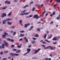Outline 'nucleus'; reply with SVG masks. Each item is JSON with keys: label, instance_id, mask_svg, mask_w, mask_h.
Returning <instances> with one entry per match:
<instances>
[{"label": "nucleus", "instance_id": "nucleus-1", "mask_svg": "<svg viewBox=\"0 0 60 60\" xmlns=\"http://www.w3.org/2000/svg\"><path fill=\"white\" fill-rule=\"evenodd\" d=\"M10 20H12V19L10 18H8L6 20H4L3 22V24H6V21H10Z\"/></svg>", "mask_w": 60, "mask_h": 60}, {"label": "nucleus", "instance_id": "nucleus-2", "mask_svg": "<svg viewBox=\"0 0 60 60\" xmlns=\"http://www.w3.org/2000/svg\"><path fill=\"white\" fill-rule=\"evenodd\" d=\"M29 12H28V13L26 12L25 13H20V15L21 16H23V15H27L29 14Z\"/></svg>", "mask_w": 60, "mask_h": 60}, {"label": "nucleus", "instance_id": "nucleus-3", "mask_svg": "<svg viewBox=\"0 0 60 60\" xmlns=\"http://www.w3.org/2000/svg\"><path fill=\"white\" fill-rule=\"evenodd\" d=\"M33 18H34L35 19H38L39 18V17L38 16V15H34L33 16Z\"/></svg>", "mask_w": 60, "mask_h": 60}, {"label": "nucleus", "instance_id": "nucleus-4", "mask_svg": "<svg viewBox=\"0 0 60 60\" xmlns=\"http://www.w3.org/2000/svg\"><path fill=\"white\" fill-rule=\"evenodd\" d=\"M30 25V24L29 23H28V24H26V23L24 25V28H27V26H29Z\"/></svg>", "mask_w": 60, "mask_h": 60}, {"label": "nucleus", "instance_id": "nucleus-5", "mask_svg": "<svg viewBox=\"0 0 60 60\" xmlns=\"http://www.w3.org/2000/svg\"><path fill=\"white\" fill-rule=\"evenodd\" d=\"M2 16H1V18H4V17H6V14L4 13H3L2 14Z\"/></svg>", "mask_w": 60, "mask_h": 60}, {"label": "nucleus", "instance_id": "nucleus-6", "mask_svg": "<svg viewBox=\"0 0 60 60\" xmlns=\"http://www.w3.org/2000/svg\"><path fill=\"white\" fill-rule=\"evenodd\" d=\"M40 50H41V49L39 48L38 49V50H36V51L35 52V54H37V52H39V51H40Z\"/></svg>", "mask_w": 60, "mask_h": 60}, {"label": "nucleus", "instance_id": "nucleus-7", "mask_svg": "<svg viewBox=\"0 0 60 60\" xmlns=\"http://www.w3.org/2000/svg\"><path fill=\"white\" fill-rule=\"evenodd\" d=\"M2 46L1 47H0V49H4L5 48V46L4 45V44H3L2 45Z\"/></svg>", "mask_w": 60, "mask_h": 60}, {"label": "nucleus", "instance_id": "nucleus-8", "mask_svg": "<svg viewBox=\"0 0 60 60\" xmlns=\"http://www.w3.org/2000/svg\"><path fill=\"white\" fill-rule=\"evenodd\" d=\"M48 47H49L51 50H54L55 49H56V48H53V47L51 46H48Z\"/></svg>", "mask_w": 60, "mask_h": 60}, {"label": "nucleus", "instance_id": "nucleus-9", "mask_svg": "<svg viewBox=\"0 0 60 60\" xmlns=\"http://www.w3.org/2000/svg\"><path fill=\"white\" fill-rule=\"evenodd\" d=\"M27 52L28 53H29V52L31 51V49L30 48H28L27 49Z\"/></svg>", "mask_w": 60, "mask_h": 60}, {"label": "nucleus", "instance_id": "nucleus-10", "mask_svg": "<svg viewBox=\"0 0 60 60\" xmlns=\"http://www.w3.org/2000/svg\"><path fill=\"white\" fill-rule=\"evenodd\" d=\"M10 55L11 56H15V54L13 53H11L10 54Z\"/></svg>", "mask_w": 60, "mask_h": 60}, {"label": "nucleus", "instance_id": "nucleus-11", "mask_svg": "<svg viewBox=\"0 0 60 60\" xmlns=\"http://www.w3.org/2000/svg\"><path fill=\"white\" fill-rule=\"evenodd\" d=\"M19 22L20 24L21 25V26H23V24H22V23H22V21L21 20H20Z\"/></svg>", "mask_w": 60, "mask_h": 60}, {"label": "nucleus", "instance_id": "nucleus-12", "mask_svg": "<svg viewBox=\"0 0 60 60\" xmlns=\"http://www.w3.org/2000/svg\"><path fill=\"white\" fill-rule=\"evenodd\" d=\"M21 51L20 50H18L16 51V53H19V52H20Z\"/></svg>", "mask_w": 60, "mask_h": 60}, {"label": "nucleus", "instance_id": "nucleus-13", "mask_svg": "<svg viewBox=\"0 0 60 60\" xmlns=\"http://www.w3.org/2000/svg\"><path fill=\"white\" fill-rule=\"evenodd\" d=\"M4 44H8V43H7V42H6V41H5L4 40Z\"/></svg>", "mask_w": 60, "mask_h": 60}, {"label": "nucleus", "instance_id": "nucleus-14", "mask_svg": "<svg viewBox=\"0 0 60 60\" xmlns=\"http://www.w3.org/2000/svg\"><path fill=\"white\" fill-rule=\"evenodd\" d=\"M7 23L8 25H11V23L8 21L7 22Z\"/></svg>", "mask_w": 60, "mask_h": 60}, {"label": "nucleus", "instance_id": "nucleus-15", "mask_svg": "<svg viewBox=\"0 0 60 60\" xmlns=\"http://www.w3.org/2000/svg\"><path fill=\"white\" fill-rule=\"evenodd\" d=\"M28 7V5L27 4L25 6H24V7H23V8H26V7Z\"/></svg>", "mask_w": 60, "mask_h": 60}, {"label": "nucleus", "instance_id": "nucleus-16", "mask_svg": "<svg viewBox=\"0 0 60 60\" xmlns=\"http://www.w3.org/2000/svg\"><path fill=\"white\" fill-rule=\"evenodd\" d=\"M20 37H23L24 36V34H21L20 35Z\"/></svg>", "mask_w": 60, "mask_h": 60}, {"label": "nucleus", "instance_id": "nucleus-17", "mask_svg": "<svg viewBox=\"0 0 60 60\" xmlns=\"http://www.w3.org/2000/svg\"><path fill=\"white\" fill-rule=\"evenodd\" d=\"M35 7H34L33 8L32 11H35Z\"/></svg>", "mask_w": 60, "mask_h": 60}, {"label": "nucleus", "instance_id": "nucleus-18", "mask_svg": "<svg viewBox=\"0 0 60 60\" xmlns=\"http://www.w3.org/2000/svg\"><path fill=\"white\" fill-rule=\"evenodd\" d=\"M56 2H57V3H60V0H56Z\"/></svg>", "mask_w": 60, "mask_h": 60}, {"label": "nucleus", "instance_id": "nucleus-19", "mask_svg": "<svg viewBox=\"0 0 60 60\" xmlns=\"http://www.w3.org/2000/svg\"><path fill=\"white\" fill-rule=\"evenodd\" d=\"M57 39V38H53L52 40H53V41H56Z\"/></svg>", "mask_w": 60, "mask_h": 60}, {"label": "nucleus", "instance_id": "nucleus-20", "mask_svg": "<svg viewBox=\"0 0 60 60\" xmlns=\"http://www.w3.org/2000/svg\"><path fill=\"white\" fill-rule=\"evenodd\" d=\"M33 27H34V26H32L30 28L29 30L30 31V30H32V29H33Z\"/></svg>", "mask_w": 60, "mask_h": 60}, {"label": "nucleus", "instance_id": "nucleus-21", "mask_svg": "<svg viewBox=\"0 0 60 60\" xmlns=\"http://www.w3.org/2000/svg\"><path fill=\"white\" fill-rule=\"evenodd\" d=\"M34 37H39V35L38 34H36L35 35Z\"/></svg>", "mask_w": 60, "mask_h": 60}, {"label": "nucleus", "instance_id": "nucleus-22", "mask_svg": "<svg viewBox=\"0 0 60 60\" xmlns=\"http://www.w3.org/2000/svg\"><path fill=\"white\" fill-rule=\"evenodd\" d=\"M2 36L3 38H4V37H6V36L5 35H2Z\"/></svg>", "mask_w": 60, "mask_h": 60}, {"label": "nucleus", "instance_id": "nucleus-23", "mask_svg": "<svg viewBox=\"0 0 60 60\" xmlns=\"http://www.w3.org/2000/svg\"><path fill=\"white\" fill-rule=\"evenodd\" d=\"M35 42L34 41H31V43L32 44H34V43H35Z\"/></svg>", "mask_w": 60, "mask_h": 60}, {"label": "nucleus", "instance_id": "nucleus-24", "mask_svg": "<svg viewBox=\"0 0 60 60\" xmlns=\"http://www.w3.org/2000/svg\"><path fill=\"white\" fill-rule=\"evenodd\" d=\"M26 12V10H24L23 11H21V13H24Z\"/></svg>", "mask_w": 60, "mask_h": 60}, {"label": "nucleus", "instance_id": "nucleus-25", "mask_svg": "<svg viewBox=\"0 0 60 60\" xmlns=\"http://www.w3.org/2000/svg\"><path fill=\"white\" fill-rule=\"evenodd\" d=\"M47 34H45L44 35V39H46V37H47Z\"/></svg>", "mask_w": 60, "mask_h": 60}, {"label": "nucleus", "instance_id": "nucleus-26", "mask_svg": "<svg viewBox=\"0 0 60 60\" xmlns=\"http://www.w3.org/2000/svg\"><path fill=\"white\" fill-rule=\"evenodd\" d=\"M56 19H57V20H60V18L59 17H57L56 18Z\"/></svg>", "mask_w": 60, "mask_h": 60}, {"label": "nucleus", "instance_id": "nucleus-27", "mask_svg": "<svg viewBox=\"0 0 60 60\" xmlns=\"http://www.w3.org/2000/svg\"><path fill=\"white\" fill-rule=\"evenodd\" d=\"M16 34V32H15L13 33V36H14V35H15Z\"/></svg>", "mask_w": 60, "mask_h": 60}, {"label": "nucleus", "instance_id": "nucleus-28", "mask_svg": "<svg viewBox=\"0 0 60 60\" xmlns=\"http://www.w3.org/2000/svg\"><path fill=\"white\" fill-rule=\"evenodd\" d=\"M12 50L14 52H15L16 51V50H17V49H13Z\"/></svg>", "mask_w": 60, "mask_h": 60}, {"label": "nucleus", "instance_id": "nucleus-29", "mask_svg": "<svg viewBox=\"0 0 60 60\" xmlns=\"http://www.w3.org/2000/svg\"><path fill=\"white\" fill-rule=\"evenodd\" d=\"M4 34L5 35H7L8 34L6 32H5L4 33Z\"/></svg>", "mask_w": 60, "mask_h": 60}, {"label": "nucleus", "instance_id": "nucleus-30", "mask_svg": "<svg viewBox=\"0 0 60 60\" xmlns=\"http://www.w3.org/2000/svg\"><path fill=\"white\" fill-rule=\"evenodd\" d=\"M20 33H24L25 32V31L24 30H22V31H20Z\"/></svg>", "mask_w": 60, "mask_h": 60}, {"label": "nucleus", "instance_id": "nucleus-31", "mask_svg": "<svg viewBox=\"0 0 60 60\" xmlns=\"http://www.w3.org/2000/svg\"><path fill=\"white\" fill-rule=\"evenodd\" d=\"M15 47V45H12L11 46V47L13 48V47Z\"/></svg>", "mask_w": 60, "mask_h": 60}, {"label": "nucleus", "instance_id": "nucleus-32", "mask_svg": "<svg viewBox=\"0 0 60 60\" xmlns=\"http://www.w3.org/2000/svg\"><path fill=\"white\" fill-rule=\"evenodd\" d=\"M45 41H46V42H50V41H48V40L47 39L45 40Z\"/></svg>", "mask_w": 60, "mask_h": 60}, {"label": "nucleus", "instance_id": "nucleus-33", "mask_svg": "<svg viewBox=\"0 0 60 60\" xmlns=\"http://www.w3.org/2000/svg\"><path fill=\"white\" fill-rule=\"evenodd\" d=\"M6 59H7V58H4L2 59V60H6Z\"/></svg>", "mask_w": 60, "mask_h": 60}, {"label": "nucleus", "instance_id": "nucleus-34", "mask_svg": "<svg viewBox=\"0 0 60 60\" xmlns=\"http://www.w3.org/2000/svg\"><path fill=\"white\" fill-rule=\"evenodd\" d=\"M15 56H19V54H16L15 53Z\"/></svg>", "mask_w": 60, "mask_h": 60}, {"label": "nucleus", "instance_id": "nucleus-35", "mask_svg": "<svg viewBox=\"0 0 60 60\" xmlns=\"http://www.w3.org/2000/svg\"><path fill=\"white\" fill-rule=\"evenodd\" d=\"M33 39L34 40V41H35V40H36V39H37V38H33Z\"/></svg>", "mask_w": 60, "mask_h": 60}, {"label": "nucleus", "instance_id": "nucleus-36", "mask_svg": "<svg viewBox=\"0 0 60 60\" xmlns=\"http://www.w3.org/2000/svg\"><path fill=\"white\" fill-rule=\"evenodd\" d=\"M11 12H10V13H9V14H8V16H10L11 15Z\"/></svg>", "mask_w": 60, "mask_h": 60}, {"label": "nucleus", "instance_id": "nucleus-37", "mask_svg": "<svg viewBox=\"0 0 60 60\" xmlns=\"http://www.w3.org/2000/svg\"><path fill=\"white\" fill-rule=\"evenodd\" d=\"M42 43L43 44H46V42L45 41L42 42Z\"/></svg>", "mask_w": 60, "mask_h": 60}, {"label": "nucleus", "instance_id": "nucleus-38", "mask_svg": "<svg viewBox=\"0 0 60 60\" xmlns=\"http://www.w3.org/2000/svg\"><path fill=\"white\" fill-rule=\"evenodd\" d=\"M7 40L8 41H11V39H10V38H8L7 39Z\"/></svg>", "mask_w": 60, "mask_h": 60}, {"label": "nucleus", "instance_id": "nucleus-39", "mask_svg": "<svg viewBox=\"0 0 60 60\" xmlns=\"http://www.w3.org/2000/svg\"><path fill=\"white\" fill-rule=\"evenodd\" d=\"M15 27L14 26H11L10 27V28H14Z\"/></svg>", "mask_w": 60, "mask_h": 60}, {"label": "nucleus", "instance_id": "nucleus-40", "mask_svg": "<svg viewBox=\"0 0 60 60\" xmlns=\"http://www.w3.org/2000/svg\"><path fill=\"white\" fill-rule=\"evenodd\" d=\"M56 43H57V42L56 41L55 42H53V44H56Z\"/></svg>", "mask_w": 60, "mask_h": 60}, {"label": "nucleus", "instance_id": "nucleus-41", "mask_svg": "<svg viewBox=\"0 0 60 60\" xmlns=\"http://www.w3.org/2000/svg\"><path fill=\"white\" fill-rule=\"evenodd\" d=\"M8 59H9L10 60H11V56H9L8 57Z\"/></svg>", "mask_w": 60, "mask_h": 60}, {"label": "nucleus", "instance_id": "nucleus-42", "mask_svg": "<svg viewBox=\"0 0 60 60\" xmlns=\"http://www.w3.org/2000/svg\"><path fill=\"white\" fill-rule=\"evenodd\" d=\"M55 14H56L55 12V11L53 12L52 13V15H54Z\"/></svg>", "mask_w": 60, "mask_h": 60}, {"label": "nucleus", "instance_id": "nucleus-43", "mask_svg": "<svg viewBox=\"0 0 60 60\" xmlns=\"http://www.w3.org/2000/svg\"><path fill=\"white\" fill-rule=\"evenodd\" d=\"M37 30L38 31H40V29L39 28H38L37 29Z\"/></svg>", "mask_w": 60, "mask_h": 60}, {"label": "nucleus", "instance_id": "nucleus-44", "mask_svg": "<svg viewBox=\"0 0 60 60\" xmlns=\"http://www.w3.org/2000/svg\"><path fill=\"white\" fill-rule=\"evenodd\" d=\"M11 42H14V41L13 39H11Z\"/></svg>", "mask_w": 60, "mask_h": 60}, {"label": "nucleus", "instance_id": "nucleus-45", "mask_svg": "<svg viewBox=\"0 0 60 60\" xmlns=\"http://www.w3.org/2000/svg\"><path fill=\"white\" fill-rule=\"evenodd\" d=\"M46 12V11L45 10L44 11L43 13H42V14H44Z\"/></svg>", "mask_w": 60, "mask_h": 60}, {"label": "nucleus", "instance_id": "nucleus-46", "mask_svg": "<svg viewBox=\"0 0 60 60\" xmlns=\"http://www.w3.org/2000/svg\"><path fill=\"white\" fill-rule=\"evenodd\" d=\"M3 52L1 51L0 52V55H3Z\"/></svg>", "mask_w": 60, "mask_h": 60}, {"label": "nucleus", "instance_id": "nucleus-47", "mask_svg": "<svg viewBox=\"0 0 60 60\" xmlns=\"http://www.w3.org/2000/svg\"><path fill=\"white\" fill-rule=\"evenodd\" d=\"M17 48H21V46L20 45H17Z\"/></svg>", "mask_w": 60, "mask_h": 60}, {"label": "nucleus", "instance_id": "nucleus-48", "mask_svg": "<svg viewBox=\"0 0 60 60\" xmlns=\"http://www.w3.org/2000/svg\"><path fill=\"white\" fill-rule=\"evenodd\" d=\"M8 51H4V52L5 53H7L8 52Z\"/></svg>", "mask_w": 60, "mask_h": 60}, {"label": "nucleus", "instance_id": "nucleus-49", "mask_svg": "<svg viewBox=\"0 0 60 60\" xmlns=\"http://www.w3.org/2000/svg\"><path fill=\"white\" fill-rule=\"evenodd\" d=\"M53 21H52L50 22V24H53Z\"/></svg>", "mask_w": 60, "mask_h": 60}, {"label": "nucleus", "instance_id": "nucleus-50", "mask_svg": "<svg viewBox=\"0 0 60 60\" xmlns=\"http://www.w3.org/2000/svg\"><path fill=\"white\" fill-rule=\"evenodd\" d=\"M11 4V2L10 1H8V4Z\"/></svg>", "mask_w": 60, "mask_h": 60}, {"label": "nucleus", "instance_id": "nucleus-51", "mask_svg": "<svg viewBox=\"0 0 60 60\" xmlns=\"http://www.w3.org/2000/svg\"><path fill=\"white\" fill-rule=\"evenodd\" d=\"M33 3V2L31 1L30 2V4H32Z\"/></svg>", "mask_w": 60, "mask_h": 60}, {"label": "nucleus", "instance_id": "nucleus-52", "mask_svg": "<svg viewBox=\"0 0 60 60\" xmlns=\"http://www.w3.org/2000/svg\"><path fill=\"white\" fill-rule=\"evenodd\" d=\"M33 15H30L29 16V17H33Z\"/></svg>", "mask_w": 60, "mask_h": 60}, {"label": "nucleus", "instance_id": "nucleus-53", "mask_svg": "<svg viewBox=\"0 0 60 60\" xmlns=\"http://www.w3.org/2000/svg\"><path fill=\"white\" fill-rule=\"evenodd\" d=\"M33 59H37V58L36 57H33Z\"/></svg>", "mask_w": 60, "mask_h": 60}, {"label": "nucleus", "instance_id": "nucleus-54", "mask_svg": "<svg viewBox=\"0 0 60 60\" xmlns=\"http://www.w3.org/2000/svg\"><path fill=\"white\" fill-rule=\"evenodd\" d=\"M23 40V38H21L19 40V41H22Z\"/></svg>", "mask_w": 60, "mask_h": 60}, {"label": "nucleus", "instance_id": "nucleus-55", "mask_svg": "<svg viewBox=\"0 0 60 60\" xmlns=\"http://www.w3.org/2000/svg\"><path fill=\"white\" fill-rule=\"evenodd\" d=\"M6 9V8L5 7H4L3 8H2V10H5Z\"/></svg>", "mask_w": 60, "mask_h": 60}, {"label": "nucleus", "instance_id": "nucleus-56", "mask_svg": "<svg viewBox=\"0 0 60 60\" xmlns=\"http://www.w3.org/2000/svg\"><path fill=\"white\" fill-rule=\"evenodd\" d=\"M31 45H29L28 46V48H31Z\"/></svg>", "mask_w": 60, "mask_h": 60}, {"label": "nucleus", "instance_id": "nucleus-57", "mask_svg": "<svg viewBox=\"0 0 60 60\" xmlns=\"http://www.w3.org/2000/svg\"><path fill=\"white\" fill-rule=\"evenodd\" d=\"M25 40L26 42H28V39H26Z\"/></svg>", "mask_w": 60, "mask_h": 60}, {"label": "nucleus", "instance_id": "nucleus-58", "mask_svg": "<svg viewBox=\"0 0 60 60\" xmlns=\"http://www.w3.org/2000/svg\"><path fill=\"white\" fill-rule=\"evenodd\" d=\"M43 19H42V18H41V21H43Z\"/></svg>", "mask_w": 60, "mask_h": 60}, {"label": "nucleus", "instance_id": "nucleus-59", "mask_svg": "<svg viewBox=\"0 0 60 60\" xmlns=\"http://www.w3.org/2000/svg\"><path fill=\"white\" fill-rule=\"evenodd\" d=\"M45 60H48V58H45Z\"/></svg>", "mask_w": 60, "mask_h": 60}, {"label": "nucleus", "instance_id": "nucleus-60", "mask_svg": "<svg viewBox=\"0 0 60 60\" xmlns=\"http://www.w3.org/2000/svg\"><path fill=\"white\" fill-rule=\"evenodd\" d=\"M53 14H50V17H52V16H53Z\"/></svg>", "mask_w": 60, "mask_h": 60}, {"label": "nucleus", "instance_id": "nucleus-61", "mask_svg": "<svg viewBox=\"0 0 60 60\" xmlns=\"http://www.w3.org/2000/svg\"><path fill=\"white\" fill-rule=\"evenodd\" d=\"M48 13H47L46 14H45V15L46 16H47L48 15Z\"/></svg>", "mask_w": 60, "mask_h": 60}, {"label": "nucleus", "instance_id": "nucleus-62", "mask_svg": "<svg viewBox=\"0 0 60 60\" xmlns=\"http://www.w3.org/2000/svg\"><path fill=\"white\" fill-rule=\"evenodd\" d=\"M53 1V0H51L50 1H49V3H52V2Z\"/></svg>", "mask_w": 60, "mask_h": 60}, {"label": "nucleus", "instance_id": "nucleus-63", "mask_svg": "<svg viewBox=\"0 0 60 60\" xmlns=\"http://www.w3.org/2000/svg\"><path fill=\"white\" fill-rule=\"evenodd\" d=\"M43 5H44L43 4H42L41 5V6L42 7H43Z\"/></svg>", "mask_w": 60, "mask_h": 60}, {"label": "nucleus", "instance_id": "nucleus-64", "mask_svg": "<svg viewBox=\"0 0 60 60\" xmlns=\"http://www.w3.org/2000/svg\"><path fill=\"white\" fill-rule=\"evenodd\" d=\"M56 5H54L53 7H56Z\"/></svg>", "mask_w": 60, "mask_h": 60}]
</instances>
